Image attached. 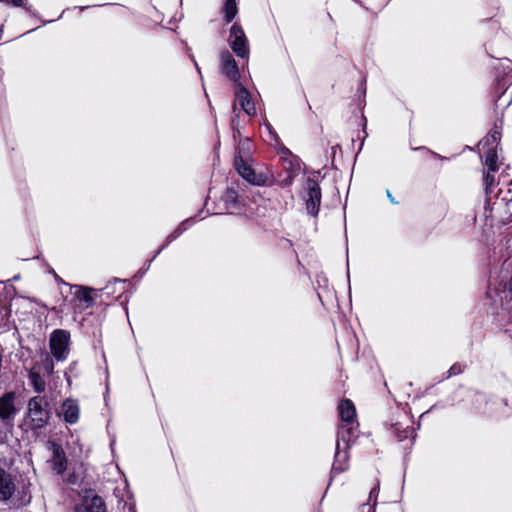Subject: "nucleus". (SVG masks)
<instances>
[{"label": "nucleus", "instance_id": "4be33fe9", "mask_svg": "<svg viewBox=\"0 0 512 512\" xmlns=\"http://www.w3.org/2000/svg\"><path fill=\"white\" fill-rule=\"evenodd\" d=\"M189 220L183 221L171 234L168 235L166 244L161 247V249L157 252L160 253V251L169 243L174 241L176 238H178L186 229H187V223Z\"/></svg>", "mask_w": 512, "mask_h": 512}, {"label": "nucleus", "instance_id": "f257e3e1", "mask_svg": "<svg viewBox=\"0 0 512 512\" xmlns=\"http://www.w3.org/2000/svg\"><path fill=\"white\" fill-rule=\"evenodd\" d=\"M234 167L243 179L253 185L264 186L269 184L268 176L263 173H256L252 167L251 142L248 138L237 148Z\"/></svg>", "mask_w": 512, "mask_h": 512}, {"label": "nucleus", "instance_id": "aec40b11", "mask_svg": "<svg viewBox=\"0 0 512 512\" xmlns=\"http://www.w3.org/2000/svg\"><path fill=\"white\" fill-rule=\"evenodd\" d=\"M338 412L339 416H355L356 409L351 400L344 399L338 405Z\"/></svg>", "mask_w": 512, "mask_h": 512}, {"label": "nucleus", "instance_id": "ddd939ff", "mask_svg": "<svg viewBox=\"0 0 512 512\" xmlns=\"http://www.w3.org/2000/svg\"><path fill=\"white\" fill-rule=\"evenodd\" d=\"M78 512H106L105 503L102 498L97 495L86 496L83 509Z\"/></svg>", "mask_w": 512, "mask_h": 512}, {"label": "nucleus", "instance_id": "9b49d317", "mask_svg": "<svg viewBox=\"0 0 512 512\" xmlns=\"http://www.w3.org/2000/svg\"><path fill=\"white\" fill-rule=\"evenodd\" d=\"M20 404L14 393H6L0 398V416H11L17 413V406Z\"/></svg>", "mask_w": 512, "mask_h": 512}, {"label": "nucleus", "instance_id": "1a4fd4ad", "mask_svg": "<svg viewBox=\"0 0 512 512\" xmlns=\"http://www.w3.org/2000/svg\"><path fill=\"white\" fill-rule=\"evenodd\" d=\"M283 169L285 170L286 176L278 180L281 187L290 186L294 179L301 173V165L298 158L290 155L289 158L284 159Z\"/></svg>", "mask_w": 512, "mask_h": 512}, {"label": "nucleus", "instance_id": "7c9ffc66", "mask_svg": "<svg viewBox=\"0 0 512 512\" xmlns=\"http://www.w3.org/2000/svg\"><path fill=\"white\" fill-rule=\"evenodd\" d=\"M508 293L512 295V277L508 284Z\"/></svg>", "mask_w": 512, "mask_h": 512}, {"label": "nucleus", "instance_id": "f3484780", "mask_svg": "<svg viewBox=\"0 0 512 512\" xmlns=\"http://www.w3.org/2000/svg\"><path fill=\"white\" fill-rule=\"evenodd\" d=\"M53 464L58 473H62L66 468V459L60 446L52 443Z\"/></svg>", "mask_w": 512, "mask_h": 512}, {"label": "nucleus", "instance_id": "cd10ccee", "mask_svg": "<svg viewBox=\"0 0 512 512\" xmlns=\"http://www.w3.org/2000/svg\"><path fill=\"white\" fill-rule=\"evenodd\" d=\"M386 194L392 204H397V202L395 201L394 197L392 196V194L390 193L389 190L386 191Z\"/></svg>", "mask_w": 512, "mask_h": 512}, {"label": "nucleus", "instance_id": "393cba45", "mask_svg": "<svg viewBox=\"0 0 512 512\" xmlns=\"http://www.w3.org/2000/svg\"><path fill=\"white\" fill-rule=\"evenodd\" d=\"M491 172H487L485 175H484V185H485V190H486V193H490V189L491 187L494 185V176L490 174Z\"/></svg>", "mask_w": 512, "mask_h": 512}, {"label": "nucleus", "instance_id": "dca6fc26", "mask_svg": "<svg viewBox=\"0 0 512 512\" xmlns=\"http://www.w3.org/2000/svg\"><path fill=\"white\" fill-rule=\"evenodd\" d=\"M406 423H395L393 426L397 431V437L399 440H404L406 438L412 437L414 433V427L410 425L412 423V418H405Z\"/></svg>", "mask_w": 512, "mask_h": 512}, {"label": "nucleus", "instance_id": "5701e85b", "mask_svg": "<svg viewBox=\"0 0 512 512\" xmlns=\"http://www.w3.org/2000/svg\"><path fill=\"white\" fill-rule=\"evenodd\" d=\"M30 381L32 386L37 392H43L45 390V381L42 379V377L34 372L30 373Z\"/></svg>", "mask_w": 512, "mask_h": 512}, {"label": "nucleus", "instance_id": "7ed1b4c3", "mask_svg": "<svg viewBox=\"0 0 512 512\" xmlns=\"http://www.w3.org/2000/svg\"><path fill=\"white\" fill-rule=\"evenodd\" d=\"M72 298L69 300V306L74 315L80 314L92 307L95 299L92 295L94 290L81 285L71 286Z\"/></svg>", "mask_w": 512, "mask_h": 512}, {"label": "nucleus", "instance_id": "2eb2a0df", "mask_svg": "<svg viewBox=\"0 0 512 512\" xmlns=\"http://www.w3.org/2000/svg\"><path fill=\"white\" fill-rule=\"evenodd\" d=\"M223 18L226 23H230L238 13V5L236 0H225L221 9Z\"/></svg>", "mask_w": 512, "mask_h": 512}, {"label": "nucleus", "instance_id": "f8f14e48", "mask_svg": "<svg viewBox=\"0 0 512 512\" xmlns=\"http://www.w3.org/2000/svg\"><path fill=\"white\" fill-rule=\"evenodd\" d=\"M226 209L231 214H241L244 212L242 205L240 204L238 194L234 189H227L223 196Z\"/></svg>", "mask_w": 512, "mask_h": 512}, {"label": "nucleus", "instance_id": "b1692460", "mask_svg": "<svg viewBox=\"0 0 512 512\" xmlns=\"http://www.w3.org/2000/svg\"><path fill=\"white\" fill-rule=\"evenodd\" d=\"M369 500H373L374 503H376V500H377V488H373L371 491H370V494H369ZM375 504H373L372 506L369 505V504H365L363 505V512H375L374 511V506Z\"/></svg>", "mask_w": 512, "mask_h": 512}, {"label": "nucleus", "instance_id": "f03ea898", "mask_svg": "<svg viewBox=\"0 0 512 512\" xmlns=\"http://www.w3.org/2000/svg\"><path fill=\"white\" fill-rule=\"evenodd\" d=\"M358 427L359 424L356 418H341V423L338 429V442H337V450L340 449V441L344 442L346 445H349L355 438L358 436ZM346 459V454L337 451L336 459L332 467L333 473H340L345 470L344 465H342V461Z\"/></svg>", "mask_w": 512, "mask_h": 512}, {"label": "nucleus", "instance_id": "473e14b6", "mask_svg": "<svg viewBox=\"0 0 512 512\" xmlns=\"http://www.w3.org/2000/svg\"><path fill=\"white\" fill-rule=\"evenodd\" d=\"M505 309H506V310L511 311V310H512V307H508V306H507V307H505Z\"/></svg>", "mask_w": 512, "mask_h": 512}, {"label": "nucleus", "instance_id": "4468645a", "mask_svg": "<svg viewBox=\"0 0 512 512\" xmlns=\"http://www.w3.org/2000/svg\"><path fill=\"white\" fill-rule=\"evenodd\" d=\"M481 152L484 153L485 165L487 166L488 171L493 172V173L498 171L499 166L497 163V160H498L497 148H494V147L485 148V150L481 151Z\"/></svg>", "mask_w": 512, "mask_h": 512}, {"label": "nucleus", "instance_id": "6ab92c4d", "mask_svg": "<svg viewBox=\"0 0 512 512\" xmlns=\"http://www.w3.org/2000/svg\"><path fill=\"white\" fill-rule=\"evenodd\" d=\"M79 405L74 399H67L62 404V411L58 416L72 417L79 416Z\"/></svg>", "mask_w": 512, "mask_h": 512}, {"label": "nucleus", "instance_id": "20e7f679", "mask_svg": "<svg viewBox=\"0 0 512 512\" xmlns=\"http://www.w3.org/2000/svg\"><path fill=\"white\" fill-rule=\"evenodd\" d=\"M235 99L233 102V113L235 118L239 117V110H243L249 117H254L257 114V108L254 98L250 92L241 84L238 83L235 90Z\"/></svg>", "mask_w": 512, "mask_h": 512}, {"label": "nucleus", "instance_id": "bb28decb", "mask_svg": "<svg viewBox=\"0 0 512 512\" xmlns=\"http://www.w3.org/2000/svg\"><path fill=\"white\" fill-rule=\"evenodd\" d=\"M0 2L10 3L14 7H22L24 5L23 0H0Z\"/></svg>", "mask_w": 512, "mask_h": 512}, {"label": "nucleus", "instance_id": "a878e982", "mask_svg": "<svg viewBox=\"0 0 512 512\" xmlns=\"http://www.w3.org/2000/svg\"><path fill=\"white\" fill-rule=\"evenodd\" d=\"M462 371H463L462 365L456 363L450 367L448 373H449V376H454V375H458V374L462 373Z\"/></svg>", "mask_w": 512, "mask_h": 512}, {"label": "nucleus", "instance_id": "72a5a7b5", "mask_svg": "<svg viewBox=\"0 0 512 512\" xmlns=\"http://www.w3.org/2000/svg\"><path fill=\"white\" fill-rule=\"evenodd\" d=\"M232 124H233V126L236 124L235 118L232 120Z\"/></svg>", "mask_w": 512, "mask_h": 512}, {"label": "nucleus", "instance_id": "a211bd4d", "mask_svg": "<svg viewBox=\"0 0 512 512\" xmlns=\"http://www.w3.org/2000/svg\"><path fill=\"white\" fill-rule=\"evenodd\" d=\"M500 138H501V134L498 130L491 131L487 137H485L484 139H482L479 142V145H478L479 150L484 151L485 148H490V147L497 148Z\"/></svg>", "mask_w": 512, "mask_h": 512}, {"label": "nucleus", "instance_id": "c85d7f7f", "mask_svg": "<svg viewBox=\"0 0 512 512\" xmlns=\"http://www.w3.org/2000/svg\"><path fill=\"white\" fill-rule=\"evenodd\" d=\"M265 127H266V129L268 130V132L271 134V136H273V137H275V136H276V135H275V133L272 131V127H271V125H270V124L266 123V124H265Z\"/></svg>", "mask_w": 512, "mask_h": 512}, {"label": "nucleus", "instance_id": "412c9836", "mask_svg": "<svg viewBox=\"0 0 512 512\" xmlns=\"http://www.w3.org/2000/svg\"><path fill=\"white\" fill-rule=\"evenodd\" d=\"M46 405L44 399L40 396L30 399L28 403L29 413L40 414L44 411L43 406Z\"/></svg>", "mask_w": 512, "mask_h": 512}, {"label": "nucleus", "instance_id": "39448f33", "mask_svg": "<svg viewBox=\"0 0 512 512\" xmlns=\"http://www.w3.org/2000/svg\"><path fill=\"white\" fill-rule=\"evenodd\" d=\"M228 43L238 57L248 58L250 52L248 39L242 26L237 22L230 28Z\"/></svg>", "mask_w": 512, "mask_h": 512}, {"label": "nucleus", "instance_id": "c756f323", "mask_svg": "<svg viewBox=\"0 0 512 512\" xmlns=\"http://www.w3.org/2000/svg\"><path fill=\"white\" fill-rule=\"evenodd\" d=\"M65 419H66V422L69 424H74L77 420V418H72V417L65 418Z\"/></svg>", "mask_w": 512, "mask_h": 512}, {"label": "nucleus", "instance_id": "9d476101", "mask_svg": "<svg viewBox=\"0 0 512 512\" xmlns=\"http://www.w3.org/2000/svg\"><path fill=\"white\" fill-rule=\"evenodd\" d=\"M16 490L12 476L0 467V500L10 499Z\"/></svg>", "mask_w": 512, "mask_h": 512}, {"label": "nucleus", "instance_id": "6e6552de", "mask_svg": "<svg viewBox=\"0 0 512 512\" xmlns=\"http://www.w3.org/2000/svg\"><path fill=\"white\" fill-rule=\"evenodd\" d=\"M220 70L221 73L225 75L230 81L236 83V85L239 83V67L233 55L228 50H223L220 53Z\"/></svg>", "mask_w": 512, "mask_h": 512}, {"label": "nucleus", "instance_id": "423d86ee", "mask_svg": "<svg viewBox=\"0 0 512 512\" xmlns=\"http://www.w3.org/2000/svg\"><path fill=\"white\" fill-rule=\"evenodd\" d=\"M70 333L67 330L57 329L51 333L50 349L54 358L63 361L69 353Z\"/></svg>", "mask_w": 512, "mask_h": 512}, {"label": "nucleus", "instance_id": "0eeeda50", "mask_svg": "<svg viewBox=\"0 0 512 512\" xmlns=\"http://www.w3.org/2000/svg\"><path fill=\"white\" fill-rule=\"evenodd\" d=\"M306 203L307 212L312 216H317L321 203V190L318 183L313 179H307L306 192L303 195Z\"/></svg>", "mask_w": 512, "mask_h": 512}, {"label": "nucleus", "instance_id": "2f4dec72", "mask_svg": "<svg viewBox=\"0 0 512 512\" xmlns=\"http://www.w3.org/2000/svg\"><path fill=\"white\" fill-rule=\"evenodd\" d=\"M502 293L504 294V297L507 298L508 293L506 291H502Z\"/></svg>", "mask_w": 512, "mask_h": 512}]
</instances>
